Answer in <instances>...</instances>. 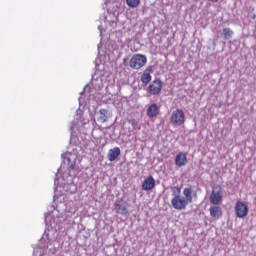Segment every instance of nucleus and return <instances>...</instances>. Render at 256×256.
Segmentation results:
<instances>
[{"instance_id": "1", "label": "nucleus", "mask_w": 256, "mask_h": 256, "mask_svg": "<svg viewBox=\"0 0 256 256\" xmlns=\"http://www.w3.org/2000/svg\"><path fill=\"white\" fill-rule=\"evenodd\" d=\"M171 191L173 195L171 199L173 209H176V211H183L187 209L189 202H187L186 199L181 196V188H179V186H174L171 187Z\"/></svg>"}, {"instance_id": "2", "label": "nucleus", "mask_w": 256, "mask_h": 256, "mask_svg": "<svg viewBox=\"0 0 256 256\" xmlns=\"http://www.w3.org/2000/svg\"><path fill=\"white\" fill-rule=\"evenodd\" d=\"M145 65H147V56L143 54H134L129 61L130 69L139 70L145 67Z\"/></svg>"}, {"instance_id": "3", "label": "nucleus", "mask_w": 256, "mask_h": 256, "mask_svg": "<svg viewBox=\"0 0 256 256\" xmlns=\"http://www.w3.org/2000/svg\"><path fill=\"white\" fill-rule=\"evenodd\" d=\"M185 112L181 108L174 110L170 117V122L174 127H181L185 125Z\"/></svg>"}, {"instance_id": "4", "label": "nucleus", "mask_w": 256, "mask_h": 256, "mask_svg": "<svg viewBox=\"0 0 256 256\" xmlns=\"http://www.w3.org/2000/svg\"><path fill=\"white\" fill-rule=\"evenodd\" d=\"M209 200L211 205H220V203H223V190L221 186L213 188Z\"/></svg>"}, {"instance_id": "5", "label": "nucleus", "mask_w": 256, "mask_h": 256, "mask_svg": "<svg viewBox=\"0 0 256 256\" xmlns=\"http://www.w3.org/2000/svg\"><path fill=\"white\" fill-rule=\"evenodd\" d=\"M236 217L244 219L249 214V206L243 201H237L234 207Z\"/></svg>"}, {"instance_id": "6", "label": "nucleus", "mask_w": 256, "mask_h": 256, "mask_svg": "<svg viewBox=\"0 0 256 256\" xmlns=\"http://www.w3.org/2000/svg\"><path fill=\"white\" fill-rule=\"evenodd\" d=\"M163 89V82L159 78H155L148 86V93L150 95H159Z\"/></svg>"}, {"instance_id": "7", "label": "nucleus", "mask_w": 256, "mask_h": 256, "mask_svg": "<svg viewBox=\"0 0 256 256\" xmlns=\"http://www.w3.org/2000/svg\"><path fill=\"white\" fill-rule=\"evenodd\" d=\"M128 207H129V204L123 199H118L114 203L115 211L119 215H127V213H129Z\"/></svg>"}, {"instance_id": "8", "label": "nucleus", "mask_w": 256, "mask_h": 256, "mask_svg": "<svg viewBox=\"0 0 256 256\" xmlns=\"http://www.w3.org/2000/svg\"><path fill=\"white\" fill-rule=\"evenodd\" d=\"M210 217L212 219H221L223 217V209L220 204H212L209 208Z\"/></svg>"}, {"instance_id": "9", "label": "nucleus", "mask_w": 256, "mask_h": 256, "mask_svg": "<svg viewBox=\"0 0 256 256\" xmlns=\"http://www.w3.org/2000/svg\"><path fill=\"white\" fill-rule=\"evenodd\" d=\"M160 112L161 106L157 105V103H152L148 106L146 110V115L147 117H149V119H153L154 117H157Z\"/></svg>"}, {"instance_id": "10", "label": "nucleus", "mask_w": 256, "mask_h": 256, "mask_svg": "<svg viewBox=\"0 0 256 256\" xmlns=\"http://www.w3.org/2000/svg\"><path fill=\"white\" fill-rule=\"evenodd\" d=\"M174 163L178 168L185 167L187 165V154L179 152L174 159Z\"/></svg>"}, {"instance_id": "11", "label": "nucleus", "mask_w": 256, "mask_h": 256, "mask_svg": "<svg viewBox=\"0 0 256 256\" xmlns=\"http://www.w3.org/2000/svg\"><path fill=\"white\" fill-rule=\"evenodd\" d=\"M151 73H153V66H149L141 75V81L144 85H149V83H151Z\"/></svg>"}, {"instance_id": "12", "label": "nucleus", "mask_w": 256, "mask_h": 256, "mask_svg": "<svg viewBox=\"0 0 256 256\" xmlns=\"http://www.w3.org/2000/svg\"><path fill=\"white\" fill-rule=\"evenodd\" d=\"M155 188V179L153 176H149L144 180L142 183V190L143 191H151V189Z\"/></svg>"}, {"instance_id": "13", "label": "nucleus", "mask_w": 256, "mask_h": 256, "mask_svg": "<svg viewBox=\"0 0 256 256\" xmlns=\"http://www.w3.org/2000/svg\"><path fill=\"white\" fill-rule=\"evenodd\" d=\"M119 155H121V149L119 147H114L108 152V160L111 162L116 161V159L119 158Z\"/></svg>"}, {"instance_id": "14", "label": "nucleus", "mask_w": 256, "mask_h": 256, "mask_svg": "<svg viewBox=\"0 0 256 256\" xmlns=\"http://www.w3.org/2000/svg\"><path fill=\"white\" fill-rule=\"evenodd\" d=\"M184 199L188 203H193V186H188L183 190Z\"/></svg>"}, {"instance_id": "15", "label": "nucleus", "mask_w": 256, "mask_h": 256, "mask_svg": "<svg viewBox=\"0 0 256 256\" xmlns=\"http://www.w3.org/2000/svg\"><path fill=\"white\" fill-rule=\"evenodd\" d=\"M108 119H109V110H107V109H100L99 110L98 121H100V123H106V121Z\"/></svg>"}, {"instance_id": "16", "label": "nucleus", "mask_w": 256, "mask_h": 256, "mask_svg": "<svg viewBox=\"0 0 256 256\" xmlns=\"http://www.w3.org/2000/svg\"><path fill=\"white\" fill-rule=\"evenodd\" d=\"M126 5L131 9H136L138 5H141V0H126Z\"/></svg>"}, {"instance_id": "17", "label": "nucleus", "mask_w": 256, "mask_h": 256, "mask_svg": "<svg viewBox=\"0 0 256 256\" xmlns=\"http://www.w3.org/2000/svg\"><path fill=\"white\" fill-rule=\"evenodd\" d=\"M222 35L224 39H231V37H233V30H231V28H224Z\"/></svg>"}, {"instance_id": "18", "label": "nucleus", "mask_w": 256, "mask_h": 256, "mask_svg": "<svg viewBox=\"0 0 256 256\" xmlns=\"http://www.w3.org/2000/svg\"><path fill=\"white\" fill-rule=\"evenodd\" d=\"M131 125H132L133 129H138V130L141 129L139 122H137L136 120H132Z\"/></svg>"}, {"instance_id": "19", "label": "nucleus", "mask_w": 256, "mask_h": 256, "mask_svg": "<svg viewBox=\"0 0 256 256\" xmlns=\"http://www.w3.org/2000/svg\"><path fill=\"white\" fill-rule=\"evenodd\" d=\"M210 1H212V3H217V1H219V0H210Z\"/></svg>"}, {"instance_id": "20", "label": "nucleus", "mask_w": 256, "mask_h": 256, "mask_svg": "<svg viewBox=\"0 0 256 256\" xmlns=\"http://www.w3.org/2000/svg\"><path fill=\"white\" fill-rule=\"evenodd\" d=\"M123 61H124V65H127V59H124Z\"/></svg>"}]
</instances>
